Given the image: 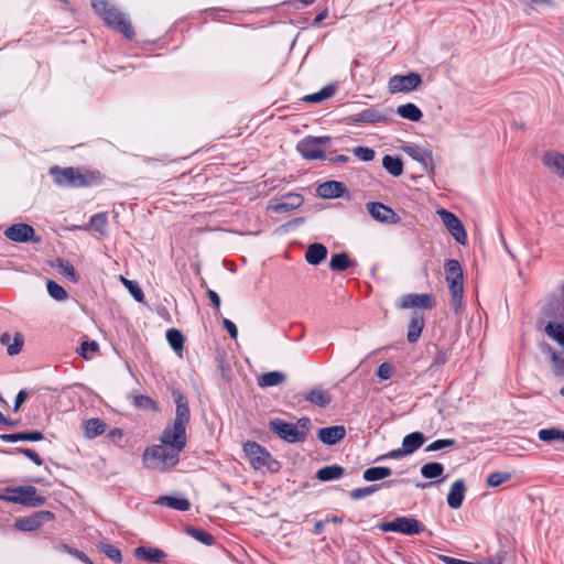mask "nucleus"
Listing matches in <instances>:
<instances>
[{
  "label": "nucleus",
  "instance_id": "1",
  "mask_svg": "<svg viewBox=\"0 0 564 564\" xmlns=\"http://www.w3.org/2000/svg\"><path fill=\"white\" fill-rule=\"evenodd\" d=\"M173 397L176 412L172 426L162 432L161 444L148 447L142 456L144 466L152 470L166 471L176 466L186 446V427L191 419L188 401L180 391H174Z\"/></svg>",
  "mask_w": 564,
  "mask_h": 564
},
{
  "label": "nucleus",
  "instance_id": "2",
  "mask_svg": "<svg viewBox=\"0 0 564 564\" xmlns=\"http://www.w3.org/2000/svg\"><path fill=\"white\" fill-rule=\"evenodd\" d=\"M91 4L96 13L102 18L107 25L121 32L129 40L134 36L130 20L107 0H91Z\"/></svg>",
  "mask_w": 564,
  "mask_h": 564
},
{
  "label": "nucleus",
  "instance_id": "3",
  "mask_svg": "<svg viewBox=\"0 0 564 564\" xmlns=\"http://www.w3.org/2000/svg\"><path fill=\"white\" fill-rule=\"evenodd\" d=\"M50 173L53 175L55 183L59 186L83 187L90 185L98 178V175L95 173L86 175L75 167L61 169L53 166Z\"/></svg>",
  "mask_w": 564,
  "mask_h": 564
},
{
  "label": "nucleus",
  "instance_id": "4",
  "mask_svg": "<svg viewBox=\"0 0 564 564\" xmlns=\"http://www.w3.org/2000/svg\"><path fill=\"white\" fill-rule=\"evenodd\" d=\"M310 425V420L302 417L296 424L284 422L280 419H274L270 422L271 430L282 440L295 443L301 442L306 436V431Z\"/></svg>",
  "mask_w": 564,
  "mask_h": 564
},
{
  "label": "nucleus",
  "instance_id": "5",
  "mask_svg": "<svg viewBox=\"0 0 564 564\" xmlns=\"http://www.w3.org/2000/svg\"><path fill=\"white\" fill-rule=\"evenodd\" d=\"M243 452L253 469L270 471L279 469V463L260 444L248 441L243 444Z\"/></svg>",
  "mask_w": 564,
  "mask_h": 564
},
{
  "label": "nucleus",
  "instance_id": "6",
  "mask_svg": "<svg viewBox=\"0 0 564 564\" xmlns=\"http://www.w3.org/2000/svg\"><path fill=\"white\" fill-rule=\"evenodd\" d=\"M446 281L452 297V305L456 312L462 307L464 292L463 271L457 260L451 259L445 262Z\"/></svg>",
  "mask_w": 564,
  "mask_h": 564
},
{
  "label": "nucleus",
  "instance_id": "7",
  "mask_svg": "<svg viewBox=\"0 0 564 564\" xmlns=\"http://www.w3.org/2000/svg\"><path fill=\"white\" fill-rule=\"evenodd\" d=\"M0 500L29 507H41L45 503V498L40 496L33 486L8 488L7 494L0 495Z\"/></svg>",
  "mask_w": 564,
  "mask_h": 564
},
{
  "label": "nucleus",
  "instance_id": "8",
  "mask_svg": "<svg viewBox=\"0 0 564 564\" xmlns=\"http://www.w3.org/2000/svg\"><path fill=\"white\" fill-rule=\"evenodd\" d=\"M330 141L329 137H307L297 143L296 149L307 160L323 159V148L329 147Z\"/></svg>",
  "mask_w": 564,
  "mask_h": 564
},
{
  "label": "nucleus",
  "instance_id": "9",
  "mask_svg": "<svg viewBox=\"0 0 564 564\" xmlns=\"http://www.w3.org/2000/svg\"><path fill=\"white\" fill-rule=\"evenodd\" d=\"M383 532H400L406 535L419 534L424 530V525L414 518L398 517L392 521L380 524Z\"/></svg>",
  "mask_w": 564,
  "mask_h": 564
},
{
  "label": "nucleus",
  "instance_id": "10",
  "mask_svg": "<svg viewBox=\"0 0 564 564\" xmlns=\"http://www.w3.org/2000/svg\"><path fill=\"white\" fill-rule=\"evenodd\" d=\"M421 83L422 78L417 73L394 75L389 79L388 89L391 94L409 93L416 89Z\"/></svg>",
  "mask_w": 564,
  "mask_h": 564
},
{
  "label": "nucleus",
  "instance_id": "11",
  "mask_svg": "<svg viewBox=\"0 0 564 564\" xmlns=\"http://www.w3.org/2000/svg\"><path fill=\"white\" fill-rule=\"evenodd\" d=\"M437 215L441 217L444 226L452 235V237L460 245L467 241V234L462 221L451 212L446 209H438Z\"/></svg>",
  "mask_w": 564,
  "mask_h": 564
},
{
  "label": "nucleus",
  "instance_id": "12",
  "mask_svg": "<svg viewBox=\"0 0 564 564\" xmlns=\"http://www.w3.org/2000/svg\"><path fill=\"white\" fill-rule=\"evenodd\" d=\"M54 519L51 511H37L29 517L19 518L15 521V528L21 531H35L40 529L45 521Z\"/></svg>",
  "mask_w": 564,
  "mask_h": 564
},
{
  "label": "nucleus",
  "instance_id": "13",
  "mask_svg": "<svg viewBox=\"0 0 564 564\" xmlns=\"http://www.w3.org/2000/svg\"><path fill=\"white\" fill-rule=\"evenodd\" d=\"M399 307L406 308H425L432 310L435 306V300L431 294H406L400 299Z\"/></svg>",
  "mask_w": 564,
  "mask_h": 564
},
{
  "label": "nucleus",
  "instance_id": "14",
  "mask_svg": "<svg viewBox=\"0 0 564 564\" xmlns=\"http://www.w3.org/2000/svg\"><path fill=\"white\" fill-rule=\"evenodd\" d=\"M4 235L9 240L14 242L39 241V239L35 238L33 227L26 224L12 225L6 229Z\"/></svg>",
  "mask_w": 564,
  "mask_h": 564
},
{
  "label": "nucleus",
  "instance_id": "15",
  "mask_svg": "<svg viewBox=\"0 0 564 564\" xmlns=\"http://www.w3.org/2000/svg\"><path fill=\"white\" fill-rule=\"evenodd\" d=\"M0 344L7 348L9 356H15L20 354L23 348L24 336L19 332L14 334L6 332L0 336Z\"/></svg>",
  "mask_w": 564,
  "mask_h": 564
},
{
  "label": "nucleus",
  "instance_id": "16",
  "mask_svg": "<svg viewBox=\"0 0 564 564\" xmlns=\"http://www.w3.org/2000/svg\"><path fill=\"white\" fill-rule=\"evenodd\" d=\"M401 150L405 152L413 160L417 161L424 167H429L433 163V154L432 151L427 149H423L416 144L408 143L401 147Z\"/></svg>",
  "mask_w": 564,
  "mask_h": 564
},
{
  "label": "nucleus",
  "instance_id": "17",
  "mask_svg": "<svg viewBox=\"0 0 564 564\" xmlns=\"http://www.w3.org/2000/svg\"><path fill=\"white\" fill-rule=\"evenodd\" d=\"M387 116L377 108H367L349 117V121L352 123H380L387 122Z\"/></svg>",
  "mask_w": 564,
  "mask_h": 564
},
{
  "label": "nucleus",
  "instance_id": "18",
  "mask_svg": "<svg viewBox=\"0 0 564 564\" xmlns=\"http://www.w3.org/2000/svg\"><path fill=\"white\" fill-rule=\"evenodd\" d=\"M303 198L300 194L289 193L283 196L279 202L269 206L274 213H288L300 207Z\"/></svg>",
  "mask_w": 564,
  "mask_h": 564
},
{
  "label": "nucleus",
  "instance_id": "19",
  "mask_svg": "<svg viewBox=\"0 0 564 564\" xmlns=\"http://www.w3.org/2000/svg\"><path fill=\"white\" fill-rule=\"evenodd\" d=\"M367 209L371 217L381 223H395L397 214L381 203H369Z\"/></svg>",
  "mask_w": 564,
  "mask_h": 564
},
{
  "label": "nucleus",
  "instance_id": "20",
  "mask_svg": "<svg viewBox=\"0 0 564 564\" xmlns=\"http://www.w3.org/2000/svg\"><path fill=\"white\" fill-rule=\"evenodd\" d=\"M346 435V430L341 425L323 427L318 431V438L327 445H334L341 441Z\"/></svg>",
  "mask_w": 564,
  "mask_h": 564
},
{
  "label": "nucleus",
  "instance_id": "21",
  "mask_svg": "<svg viewBox=\"0 0 564 564\" xmlns=\"http://www.w3.org/2000/svg\"><path fill=\"white\" fill-rule=\"evenodd\" d=\"M466 486L463 479H457L453 482L447 495V505L452 509H458L464 500Z\"/></svg>",
  "mask_w": 564,
  "mask_h": 564
},
{
  "label": "nucleus",
  "instance_id": "22",
  "mask_svg": "<svg viewBox=\"0 0 564 564\" xmlns=\"http://www.w3.org/2000/svg\"><path fill=\"white\" fill-rule=\"evenodd\" d=\"M345 186L340 182L328 181L317 187V193L323 198H336L343 195Z\"/></svg>",
  "mask_w": 564,
  "mask_h": 564
},
{
  "label": "nucleus",
  "instance_id": "23",
  "mask_svg": "<svg viewBox=\"0 0 564 564\" xmlns=\"http://www.w3.org/2000/svg\"><path fill=\"white\" fill-rule=\"evenodd\" d=\"M327 257V248L322 243H312L307 247L305 260L312 264H319Z\"/></svg>",
  "mask_w": 564,
  "mask_h": 564
},
{
  "label": "nucleus",
  "instance_id": "24",
  "mask_svg": "<svg viewBox=\"0 0 564 564\" xmlns=\"http://www.w3.org/2000/svg\"><path fill=\"white\" fill-rule=\"evenodd\" d=\"M425 442L424 434L421 432H413L404 436L402 441V448L406 455L414 453Z\"/></svg>",
  "mask_w": 564,
  "mask_h": 564
},
{
  "label": "nucleus",
  "instance_id": "25",
  "mask_svg": "<svg viewBox=\"0 0 564 564\" xmlns=\"http://www.w3.org/2000/svg\"><path fill=\"white\" fill-rule=\"evenodd\" d=\"M134 555L143 561L159 563L165 558V553L160 549L139 546L134 550Z\"/></svg>",
  "mask_w": 564,
  "mask_h": 564
},
{
  "label": "nucleus",
  "instance_id": "26",
  "mask_svg": "<svg viewBox=\"0 0 564 564\" xmlns=\"http://www.w3.org/2000/svg\"><path fill=\"white\" fill-rule=\"evenodd\" d=\"M544 164L555 174L564 177V155L550 152L544 156Z\"/></svg>",
  "mask_w": 564,
  "mask_h": 564
},
{
  "label": "nucleus",
  "instance_id": "27",
  "mask_svg": "<svg viewBox=\"0 0 564 564\" xmlns=\"http://www.w3.org/2000/svg\"><path fill=\"white\" fill-rule=\"evenodd\" d=\"M155 503L180 511H186L191 508V502L187 499L172 496H161Z\"/></svg>",
  "mask_w": 564,
  "mask_h": 564
},
{
  "label": "nucleus",
  "instance_id": "28",
  "mask_svg": "<svg viewBox=\"0 0 564 564\" xmlns=\"http://www.w3.org/2000/svg\"><path fill=\"white\" fill-rule=\"evenodd\" d=\"M285 380V373L281 371H270L258 378V384L261 388L276 387L284 383Z\"/></svg>",
  "mask_w": 564,
  "mask_h": 564
},
{
  "label": "nucleus",
  "instance_id": "29",
  "mask_svg": "<svg viewBox=\"0 0 564 564\" xmlns=\"http://www.w3.org/2000/svg\"><path fill=\"white\" fill-rule=\"evenodd\" d=\"M43 434L39 431L33 432H19L13 434H1L0 440L3 442H19V441H31L37 442L43 440Z\"/></svg>",
  "mask_w": 564,
  "mask_h": 564
},
{
  "label": "nucleus",
  "instance_id": "30",
  "mask_svg": "<svg viewBox=\"0 0 564 564\" xmlns=\"http://www.w3.org/2000/svg\"><path fill=\"white\" fill-rule=\"evenodd\" d=\"M397 113L403 118V119H408L410 121H413V122H417L422 119V111L421 109L412 104V102H409V104H405V105H401L397 108Z\"/></svg>",
  "mask_w": 564,
  "mask_h": 564
},
{
  "label": "nucleus",
  "instance_id": "31",
  "mask_svg": "<svg viewBox=\"0 0 564 564\" xmlns=\"http://www.w3.org/2000/svg\"><path fill=\"white\" fill-rule=\"evenodd\" d=\"M106 431V424L99 419H90L84 424V435L87 438H95Z\"/></svg>",
  "mask_w": 564,
  "mask_h": 564
},
{
  "label": "nucleus",
  "instance_id": "32",
  "mask_svg": "<svg viewBox=\"0 0 564 564\" xmlns=\"http://www.w3.org/2000/svg\"><path fill=\"white\" fill-rule=\"evenodd\" d=\"M344 468L338 465H329L321 468L316 473V478L321 481L338 479L344 475Z\"/></svg>",
  "mask_w": 564,
  "mask_h": 564
},
{
  "label": "nucleus",
  "instance_id": "33",
  "mask_svg": "<svg viewBox=\"0 0 564 564\" xmlns=\"http://www.w3.org/2000/svg\"><path fill=\"white\" fill-rule=\"evenodd\" d=\"M546 335L560 345H564V323L563 322H550L544 328Z\"/></svg>",
  "mask_w": 564,
  "mask_h": 564
},
{
  "label": "nucleus",
  "instance_id": "34",
  "mask_svg": "<svg viewBox=\"0 0 564 564\" xmlns=\"http://www.w3.org/2000/svg\"><path fill=\"white\" fill-rule=\"evenodd\" d=\"M382 165L392 176L397 177L403 173V162L400 158L384 155Z\"/></svg>",
  "mask_w": 564,
  "mask_h": 564
},
{
  "label": "nucleus",
  "instance_id": "35",
  "mask_svg": "<svg viewBox=\"0 0 564 564\" xmlns=\"http://www.w3.org/2000/svg\"><path fill=\"white\" fill-rule=\"evenodd\" d=\"M392 474L389 467L378 466L370 467L364 471V479L366 481H376L389 477Z\"/></svg>",
  "mask_w": 564,
  "mask_h": 564
},
{
  "label": "nucleus",
  "instance_id": "36",
  "mask_svg": "<svg viewBox=\"0 0 564 564\" xmlns=\"http://www.w3.org/2000/svg\"><path fill=\"white\" fill-rule=\"evenodd\" d=\"M166 340L172 347V349L178 355H181L184 348L183 334L176 328H171L166 332Z\"/></svg>",
  "mask_w": 564,
  "mask_h": 564
},
{
  "label": "nucleus",
  "instance_id": "37",
  "mask_svg": "<svg viewBox=\"0 0 564 564\" xmlns=\"http://www.w3.org/2000/svg\"><path fill=\"white\" fill-rule=\"evenodd\" d=\"M538 436L541 441L546 443L556 441L564 443V431L556 427L542 429L539 431Z\"/></svg>",
  "mask_w": 564,
  "mask_h": 564
},
{
  "label": "nucleus",
  "instance_id": "38",
  "mask_svg": "<svg viewBox=\"0 0 564 564\" xmlns=\"http://www.w3.org/2000/svg\"><path fill=\"white\" fill-rule=\"evenodd\" d=\"M423 327H424V319L422 317L414 316L411 319V323L409 325L408 336H406L409 343H415L420 338Z\"/></svg>",
  "mask_w": 564,
  "mask_h": 564
},
{
  "label": "nucleus",
  "instance_id": "39",
  "mask_svg": "<svg viewBox=\"0 0 564 564\" xmlns=\"http://www.w3.org/2000/svg\"><path fill=\"white\" fill-rule=\"evenodd\" d=\"M352 265V262L351 260L349 259V257L341 252V253H335L332 259H330V262H329V267L332 270L334 271H345L347 270L348 268H350Z\"/></svg>",
  "mask_w": 564,
  "mask_h": 564
},
{
  "label": "nucleus",
  "instance_id": "40",
  "mask_svg": "<svg viewBox=\"0 0 564 564\" xmlns=\"http://www.w3.org/2000/svg\"><path fill=\"white\" fill-rule=\"evenodd\" d=\"M444 473V466L441 463H426L421 467V475L426 479L441 477Z\"/></svg>",
  "mask_w": 564,
  "mask_h": 564
},
{
  "label": "nucleus",
  "instance_id": "41",
  "mask_svg": "<svg viewBox=\"0 0 564 564\" xmlns=\"http://www.w3.org/2000/svg\"><path fill=\"white\" fill-rule=\"evenodd\" d=\"M306 399L318 406H326L332 401L330 394L322 389H315L311 391Z\"/></svg>",
  "mask_w": 564,
  "mask_h": 564
},
{
  "label": "nucleus",
  "instance_id": "42",
  "mask_svg": "<svg viewBox=\"0 0 564 564\" xmlns=\"http://www.w3.org/2000/svg\"><path fill=\"white\" fill-rule=\"evenodd\" d=\"M335 94V87L329 85L322 88L318 93L306 95L303 100L307 102H322Z\"/></svg>",
  "mask_w": 564,
  "mask_h": 564
},
{
  "label": "nucleus",
  "instance_id": "43",
  "mask_svg": "<svg viewBox=\"0 0 564 564\" xmlns=\"http://www.w3.org/2000/svg\"><path fill=\"white\" fill-rule=\"evenodd\" d=\"M510 479H511V474H509L507 471H495V473H491L487 477L486 484L488 487L495 488V487H498V486L509 481Z\"/></svg>",
  "mask_w": 564,
  "mask_h": 564
},
{
  "label": "nucleus",
  "instance_id": "44",
  "mask_svg": "<svg viewBox=\"0 0 564 564\" xmlns=\"http://www.w3.org/2000/svg\"><path fill=\"white\" fill-rule=\"evenodd\" d=\"M186 532L192 538H194L195 540H197L198 542H200V543H203L205 545H213L214 542H215L214 536L212 534H209L208 532H205L203 530L189 527V528L186 529Z\"/></svg>",
  "mask_w": 564,
  "mask_h": 564
},
{
  "label": "nucleus",
  "instance_id": "45",
  "mask_svg": "<svg viewBox=\"0 0 564 564\" xmlns=\"http://www.w3.org/2000/svg\"><path fill=\"white\" fill-rule=\"evenodd\" d=\"M99 351V345L97 341L95 340H91V341H83L80 347H79V355L84 358V359H91L93 356L95 354H97Z\"/></svg>",
  "mask_w": 564,
  "mask_h": 564
},
{
  "label": "nucleus",
  "instance_id": "46",
  "mask_svg": "<svg viewBox=\"0 0 564 564\" xmlns=\"http://www.w3.org/2000/svg\"><path fill=\"white\" fill-rule=\"evenodd\" d=\"M58 271L73 282H77L79 279L74 265L67 261H58Z\"/></svg>",
  "mask_w": 564,
  "mask_h": 564
},
{
  "label": "nucleus",
  "instance_id": "47",
  "mask_svg": "<svg viewBox=\"0 0 564 564\" xmlns=\"http://www.w3.org/2000/svg\"><path fill=\"white\" fill-rule=\"evenodd\" d=\"M47 292L56 301H63L67 297L66 291L52 280L47 282Z\"/></svg>",
  "mask_w": 564,
  "mask_h": 564
},
{
  "label": "nucleus",
  "instance_id": "48",
  "mask_svg": "<svg viewBox=\"0 0 564 564\" xmlns=\"http://www.w3.org/2000/svg\"><path fill=\"white\" fill-rule=\"evenodd\" d=\"M379 489L378 485H371L362 488H357L350 491V497L355 500L365 498L367 496L372 495L375 491Z\"/></svg>",
  "mask_w": 564,
  "mask_h": 564
},
{
  "label": "nucleus",
  "instance_id": "49",
  "mask_svg": "<svg viewBox=\"0 0 564 564\" xmlns=\"http://www.w3.org/2000/svg\"><path fill=\"white\" fill-rule=\"evenodd\" d=\"M133 404L140 409H156L155 402L148 395H135L133 398Z\"/></svg>",
  "mask_w": 564,
  "mask_h": 564
},
{
  "label": "nucleus",
  "instance_id": "50",
  "mask_svg": "<svg viewBox=\"0 0 564 564\" xmlns=\"http://www.w3.org/2000/svg\"><path fill=\"white\" fill-rule=\"evenodd\" d=\"M455 445L454 440H437L426 446V452H436Z\"/></svg>",
  "mask_w": 564,
  "mask_h": 564
},
{
  "label": "nucleus",
  "instance_id": "51",
  "mask_svg": "<svg viewBox=\"0 0 564 564\" xmlns=\"http://www.w3.org/2000/svg\"><path fill=\"white\" fill-rule=\"evenodd\" d=\"M354 154L361 161L368 162L373 160L375 151L366 147H357L354 149Z\"/></svg>",
  "mask_w": 564,
  "mask_h": 564
},
{
  "label": "nucleus",
  "instance_id": "52",
  "mask_svg": "<svg viewBox=\"0 0 564 564\" xmlns=\"http://www.w3.org/2000/svg\"><path fill=\"white\" fill-rule=\"evenodd\" d=\"M438 558L445 564H500L499 562H496L494 560H487L485 563H474V562H467L464 560L451 557L447 555H438Z\"/></svg>",
  "mask_w": 564,
  "mask_h": 564
},
{
  "label": "nucleus",
  "instance_id": "53",
  "mask_svg": "<svg viewBox=\"0 0 564 564\" xmlns=\"http://www.w3.org/2000/svg\"><path fill=\"white\" fill-rule=\"evenodd\" d=\"M104 553L111 560L117 563H120L122 560L121 552L113 545L107 544L104 546Z\"/></svg>",
  "mask_w": 564,
  "mask_h": 564
},
{
  "label": "nucleus",
  "instance_id": "54",
  "mask_svg": "<svg viewBox=\"0 0 564 564\" xmlns=\"http://www.w3.org/2000/svg\"><path fill=\"white\" fill-rule=\"evenodd\" d=\"M107 219L104 214H97L90 218V225L99 231H104Z\"/></svg>",
  "mask_w": 564,
  "mask_h": 564
},
{
  "label": "nucleus",
  "instance_id": "55",
  "mask_svg": "<svg viewBox=\"0 0 564 564\" xmlns=\"http://www.w3.org/2000/svg\"><path fill=\"white\" fill-rule=\"evenodd\" d=\"M18 451L31 459L35 465L41 466L43 464L42 458L35 451L31 448H19Z\"/></svg>",
  "mask_w": 564,
  "mask_h": 564
},
{
  "label": "nucleus",
  "instance_id": "56",
  "mask_svg": "<svg viewBox=\"0 0 564 564\" xmlns=\"http://www.w3.org/2000/svg\"><path fill=\"white\" fill-rule=\"evenodd\" d=\"M377 376L382 380H388L392 376V366L384 362L377 370Z\"/></svg>",
  "mask_w": 564,
  "mask_h": 564
},
{
  "label": "nucleus",
  "instance_id": "57",
  "mask_svg": "<svg viewBox=\"0 0 564 564\" xmlns=\"http://www.w3.org/2000/svg\"><path fill=\"white\" fill-rule=\"evenodd\" d=\"M128 291L138 302H143L144 295L140 286L133 281V283H128Z\"/></svg>",
  "mask_w": 564,
  "mask_h": 564
},
{
  "label": "nucleus",
  "instance_id": "58",
  "mask_svg": "<svg viewBox=\"0 0 564 564\" xmlns=\"http://www.w3.org/2000/svg\"><path fill=\"white\" fill-rule=\"evenodd\" d=\"M223 325L232 339H236L238 337L237 326L230 319L224 318Z\"/></svg>",
  "mask_w": 564,
  "mask_h": 564
},
{
  "label": "nucleus",
  "instance_id": "59",
  "mask_svg": "<svg viewBox=\"0 0 564 564\" xmlns=\"http://www.w3.org/2000/svg\"><path fill=\"white\" fill-rule=\"evenodd\" d=\"M28 398V393L24 390L19 391V393L15 397L14 401V411L18 412L21 405L24 403V401Z\"/></svg>",
  "mask_w": 564,
  "mask_h": 564
},
{
  "label": "nucleus",
  "instance_id": "60",
  "mask_svg": "<svg viewBox=\"0 0 564 564\" xmlns=\"http://www.w3.org/2000/svg\"><path fill=\"white\" fill-rule=\"evenodd\" d=\"M403 456H408V455L403 452V448L401 447V448H397V449L389 452L387 455H383L381 458H400Z\"/></svg>",
  "mask_w": 564,
  "mask_h": 564
},
{
  "label": "nucleus",
  "instance_id": "61",
  "mask_svg": "<svg viewBox=\"0 0 564 564\" xmlns=\"http://www.w3.org/2000/svg\"><path fill=\"white\" fill-rule=\"evenodd\" d=\"M547 351L551 352V357H552V360L554 362V365L558 368V369H563L564 367V360H562L555 351H553L551 349V347L547 346Z\"/></svg>",
  "mask_w": 564,
  "mask_h": 564
},
{
  "label": "nucleus",
  "instance_id": "62",
  "mask_svg": "<svg viewBox=\"0 0 564 564\" xmlns=\"http://www.w3.org/2000/svg\"><path fill=\"white\" fill-rule=\"evenodd\" d=\"M207 295H208V297H209L210 302L213 303V305H214L216 308H219V307H220V299H219L218 294H217L215 291L209 290V291L207 292Z\"/></svg>",
  "mask_w": 564,
  "mask_h": 564
},
{
  "label": "nucleus",
  "instance_id": "63",
  "mask_svg": "<svg viewBox=\"0 0 564 564\" xmlns=\"http://www.w3.org/2000/svg\"><path fill=\"white\" fill-rule=\"evenodd\" d=\"M69 553L75 555L78 560H80L85 564H93L91 561L83 552L75 550V551H69Z\"/></svg>",
  "mask_w": 564,
  "mask_h": 564
},
{
  "label": "nucleus",
  "instance_id": "64",
  "mask_svg": "<svg viewBox=\"0 0 564 564\" xmlns=\"http://www.w3.org/2000/svg\"><path fill=\"white\" fill-rule=\"evenodd\" d=\"M539 6H553V1L552 0H531V8L532 9H535L536 7Z\"/></svg>",
  "mask_w": 564,
  "mask_h": 564
}]
</instances>
